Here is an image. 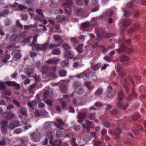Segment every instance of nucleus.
<instances>
[{
    "instance_id": "7c9ffc66",
    "label": "nucleus",
    "mask_w": 146,
    "mask_h": 146,
    "mask_svg": "<svg viewBox=\"0 0 146 146\" xmlns=\"http://www.w3.org/2000/svg\"><path fill=\"white\" fill-rule=\"evenodd\" d=\"M129 59V57L125 55H122L120 57V61H127Z\"/></svg>"
},
{
    "instance_id": "c9c22d12",
    "label": "nucleus",
    "mask_w": 146,
    "mask_h": 146,
    "mask_svg": "<svg viewBox=\"0 0 146 146\" xmlns=\"http://www.w3.org/2000/svg\"><path fill=\"white\" fill-rule=\"evenodd\" d=\"M71 9L70 7L66 6L65 8V11L68 15H70L71 14Z\"/></svg>"
},
{
    "instance_id": "9d476101",
    "label": "nucleus",
    "mask_w": 146,
    "mask_h": 146,
    "mask_svg": "<svg viewBox=\"0 0 146 146\" xmlns=\"http://www.w3.org/2000/svg\"><path fill=\"white\" fill-rule=\"evenodd\" d=\"M92 123H93L92 121L89 120H87L86 121V125L83 124H82V126L84 128L88 129L92 127Z\"/></svg>"
},
{
    "instance_id": "c85d7f7f",
    "label": "nucleus",
    "mask_w": 146,
    "mask_h": 146,
    "mask_svg": "<svg viewBox=\"0 0 146 146\" xmlns=\"http://www.w3.org/2000/svg\"><path fill=\"white\" fill-rule=\"evenodd\" d=\"M60 90L61 92L63 93H65L67 91V89L66 86L65 85H62L60 86Z\"/></svg>"
},
{
    "instance_id": "3c124183",
    "label": "nucleus",
    "mask_w": 146,
    "mask_h": 146,
    "mask_svg": "<svg viewBox=\"0 0 146 146\" xmlns=\"http://www.w3.org/2000/svg\"><path fill=\"white\" fill-rule=\"evenodd\" d=\"M52 101L50 100H47L45 101V103L49 106H52Z\"/></svg>"
},
{
    "instance_id": "f257e3e1",
    "label": "nucleus",
    "mask_w": 146,
    "mask_h": 146,
    "mask_svg": "<svg viewBox=\"0 0 146 146\" xmlns=\"http://www.w3.org/2000/svg\"><path fill=\"white\" fill-rule=\"evenodd\" d=\"M124 97V92L123 90H121L118 92L117 98L119 102L117 104V106L119 108L125 109L127 106V104H124L123 105L121 104V102L122 101L123 98Z\"/></svg>"
},
{
    "instance_id": "bb28decb",
    "label": "nucleus",
    "mask_w": 146,
    "mask_h": 146,
    "mask_svg": "<svg viewBox=\"0 0 146 146\" xmlns=\"http://www.w3.org/2000/svg\"><path fill=\"white\" fill-rule=\"evenodd\" d=\"M116 93V92L115 90H113L110 92L108 94V96L109 98H111L114 96Z\"/></svg>"
},
{
    "instance_id": "69168bd1",
    "label": "nucleus",
    "mask_w": 146,
    "mask_h": 146,
    "mask_svg": "<svg viewBox=\"0 0 146 146\" xmlns=\"http://www.w3.org/2000/svg\"><path fill=\"white\" fill-rule=\"evenodd\" d=\"M73 128L76 130H78L80 128V125H75L73 126Z\"/></svg>"
},
{
    "instance_id": "6ab92c4d",
    "label": "nucleus",
    "mask_w": 146,
    "mask_h": 146,
    "mask_svg": "<svg viewBox=\"0 0 146 146\" xmlns=\"http://www.w3.org/2000/svg\"><path fill=\"white\" fill-rule=\"evenodd\" d=\"M34 71V68L31 67H29L27 68L25 70L26 73L28 75L32 74Z\"/></svg>"
},
{
    "instance_id": "9b49d317",
    "label": "nucleus",
    "mask_w": 146,
    "mask_h": 146,
    "mask_svg": "<svg viewBox=\"0 0 146 146\" xmlns=\"http://www.w3.org/2000/svg\"><path fill=\"white\" fill-rule=\"evenodd\" d=\"M64 57L65 59H71L73 57V55L70 50H66L65 53Z\"/></svg>"
},
{
    "instance_id": "393cba45",
    "label": "nucleus",
    "mask_w": 146,
    "mask_h": 146,
    "mask_svg": "<svg viewBox=\"0 0 146 146\" xmlns=\"http://www.w3.org/2000/svg\"><path fill=\"white\" fill-rule=\"evenodd\" d=\"M60 52L58 48L55 49L53 50L52 52V54L56 55H59L60 54Z\"/></svg>"
},
{
    "instance_id": "2eb2a0df",
    "label": "nucleus",
    "mask_w": 146,
    "mask_h": 146,
    "mask_svg": "<svg viewBox=\"0 0 146 146\" xmlns=\"http://www.w3.org/2000/svg\"><path fill=\"white\" fill-rule=\"evenodd\" d=\"M19 112L20 113L24 116H26L27 115V109L25 108H21L19 110Z\"/></svg>"
},
{
    "instance_id": "7ed1b4c3",
    "label": "nucleus",
    "mask_w": 146,
    "mask_h": 146,
    "mask_svg": "<svg viewBox=\"0 0 146 146\" xmlns=\"http://www.w3.org/2000/svg\"><path fill=\"white\" fill-rule=\"evenodd\" d=\"M57 123H56V125L57 128L60 129H64L68 130V126L66 125L62 120L60 119H57Z\"/></svg>"
},
{
    "instance_id": "4be33fe9",
    "label": "nucleus",
    "mask_w": 146,
    "mask_h": 146,
    "mask_svg": "<svg viewBox=\"0 0 146 146\" xmlns=\"http://www.w3.org/2000/svg\"><path fill=\"white\" fill-rule=\"evenodd\" d=\"M10 56L9 54H6L4 56L5 59H3L2 61L4 63H7L8 62V60L10 58Z\"/></svg>"
},
{
    "instance_id": "0eeeda50",
    "label": "nucleus",
    "mask_w": 146,
    "mask_h": 146,
    "mask_svg": "<svg viewBox=\"0 0 146 146\" xmlns=\"http://www.w3.org/2000/svg\"><path fill=\"white\" fill-rule=\"evenodd\" d=\"M60 60V59L59 58L55 59V58H54L48 60L46 62V63L48 64H51L53 63L56 64L59 63Z\"/></svg>"
},
{
    "instance_id": "e433bc0d",
    "label": "nucleus",
    "mask_w": 146,
    "mask_h": 146,
    "mask_svg": "<svg viewBox=\"0 0 146 146\" xmlns=\"http://www.w3.org/2000/svg\"><path fill=\"white\" fill-rule=\"evenodd\" d=\"M22 55L20 53L16 52L15 54L14 57L15 58L19 59L21 58Z\"/></svg>"
},
{
    "instance_id": "0e129e2a",
    "label": "nucleus",
    "mask_w": 146,
    "mask_h": 146,
    "mask_svg": "<svg viewBox=\"0 0 146 146\" xmlns=\"http://www.w3.org/2000/svg\"><path fill=\"white\" fill-rule=\"evenodd\" d=\"M7 127H1V130L2 132L4 133H5L7 132Z\"/></svg>"
},
{
    "instance_id": "de8ad7c7",
    "label": "nucleus",
    "mask_w": 146,
    "mask_h": 146,
    "mask_svg": "<svg viewBox=\"0 0 146 146\" xmlns=\"http://www.w3.org/2000/svg\"><path fill=\"white\" fill-rule=\"evenodd\" d=\"M89 118L91 119H94L95 118V113H90L89 115Z\"/></svg>"
},
{
    "instance_id": "4468645a",
    "label": "nucleus",
    "mask_w": 146,
    "mask_h": 146,
    "mask_svg": "<svg viewBox=\"0 0 146 146\" xmlns=\"http://www.w3.org/2000/svg\"><path fill=\"white\" fill-rule=\"evenodd\" d=\"M84 85L88 89L90 90H92L94 88V85L90 82H86Z\"/></svg>"
},
{
    "instance_id": "603ef678",
    "label": "nucleus",
    "mask_w": 146,
    "mask_h": 146,
    "mask_svg": "<svg viewBox=\"0 0 146 146\" xmlns=\"http://www.w3.org/2000/svg\"><path fill=\"white\" fill-rule=\"evenodd\" d=\"M38 35L37 34H35L33 37V42L32 43H33L34 44L37 42L36 38L38 37Z\"/></svg>"
},
{
    "instance_id": "cd10ccee",
    "label": "nucleus",
    "mask_w": 146,
    "mask_h": 146,
    "mask_svg": "<svg viewBox=\"0 0 146 146\" xmlns=\"http://www.w3.org/2000/svg\"><path fill=\"white\" fill-rule=\"evenodd\" d=\"M5 84V82H0V90H3L6 88V86Z\"/></svg>"
},
{
    "instance_id": "a19ab883",
    "label": "nucleus",
    "mask_w": 146,
    "mask_h": 146,
    "mask_svg": "<svg viewBox=\"0 0 146 146\" xmlns=\"http://www.w3.org/2000/svg\"><path fill=\"white\" fill-rule=\"evenodd\" d=\"M73 4V1L72 0H68L66 1L64 3V5H66L69 6L72 5Z\"/></svg>"
},
{
    "instance_id": "bf43d9fd",
    "label": "nucleus",
    "mask_w": 146,
    "mask_h": 146,
    "mask_svg": "<svg viewBox=\"0 0 146 146\" xmlns=\"http://www.w3.org/2000/svg\"><path fill=\"white\" fill-rule=\"evenodd\" d=\"M4 93L5 95H7L9 96H11V93L10 91L7 90L5 91L4 92Z\"/></svg>"
},
{
    "instance_id": "f03ea898",
    "label": "nucleus",
    "mask_w": 146,
    "mask_h": 146,
    "mask_svg": "<svg viewBox=\"0 0 146 146\" xmlns=\"http://www.w3.org/2000/svg\"><path fill=\"white\" fill-rule=\"evenodd\" d=\"M48 46V44L47 42H46L42 44H34L33 43H31L29 44V46H32L33 48L35 47L37 51L41 50L44 51L47 49Z\"/></svg>"
},
{
    "instance_id": "4c0bfd02",
    "label": "nucleus",
    "mask_w": 146,
    "mask_h": 146,
    "mask_svg": "<svg viewBox=\"0 0 146 146\" xmlns=\"http://www.w3.org/2000/svg\"><path fill=\"white\" fill-rule=\"evenodd\" d=\"M103 91L101 88H99L97 90L95 93V94L96 95H99L101 94L102 93Z\"/></svg>"
},
{
    "instance_id": "412c9836",
    "label": "nucleus",
    "mask_w": 146,
    "mask_h": 146,
    "mask_svg": "<svg viewBox=\"0 0 146 146\" xmlns=\"http://www.w3.org/2000/svg\"><path fill=\"white\" fill-rule=\"evenodd\" d=\"M27 105L30 108L33 110L34 109V107L36 106L35 103L34 101L32 102H27Z\"/></svg>"
},
{
    "instance_id": "c03bdc74",
    "label": "nucleus",
    "mask_w": 146,
    "mask_h": 146,
    "mask_svg": "<svg viewBox=\"0 0 146 146\" xmlns=\"http://www.w3.org/2000/svg\"><path fill=\"white\" fill-rule=\"evenodd\" d=\"M92 11L95 12L99 9V8L98 6V5L96 4L95 5H93L92 7Z\"/></svg>"
},
{
    "instance_id": "f704fd0d",
    "label": "nucleus",
    "mask_w": 146,
    "mask_h": 146,
    "mask_svg": "<svg viewBox=\"0 0 146 146\" xmlns=\"http://www.w3.org/2000/svg\"><path fill=\"white\" fill-rule=\"evenodd\" d=\"M73 104L76 106H80L82 105V103H80L78 100H77L75 99H74L73 100Z\"/></svg>"
},
{
    "instance_id": "2f4dec72",
    "label": "nucleus",
    "mask_w": 146,
    "mask_h": 146,
    "mask_svg": "<svg viewBox=\"0 0 146 146\" xmlns=\"http://www.w3.org/2000/svg\"><path fill=\"white\" fill-rule=\"evenodd\" d=\"M67 72L64 70H61L59 71L58 74L59 75L62 77H64L66 76Z\"/></svg>"
},
{
    "instance_id": "8fccbe9b",
    "label": "nucleus",
    "mask_w": 146,
    "mask_h": 146,
    "mask_svg": "<svg viewBox=\"0 0 146 146\" xmlns=\"http://www.w3.org/2000/svg\"><path fill=\"white\" fill-rule=\"evenodd\" d=\"M58 47L57 44H50L49 46V48L50 49H53Z\"/></svg>"
},
{
    "instance_id": "c756f323",
    "label": "nucleus",
    "mask_w": 146,
    "mask_h": 146,
    "mask_svg": "<svg viewBox=\"0 0 146 146\" xmlns=\"http://www.w3.org/2000/svg\"><path fill=\"white\" fill-rule=\"evenodd\" d=\"M101 64L100 63L96 64L95 65L92 66V69L94 70H98L101 67Z\"/></svg>"
},
{
    "instance_id": "a18cd8bd",
    "label": "nucleus",
    "mask_w": 146,
    "mask_h": 146,
    "mask_svg": "<svg viewBox=\"0 0 146 146\" xmlns=\"http://www.w3.org/2000/svg\"><path fill=\"white\" fill-rule=\"evenodd\" d=\"M13 104L16 105L17 107H21V105L20 103L16 100H13Z\"/></svg>"
},
{
    "instance_id": "aec40b11",
    "label": "nucleus",
    "mask_w": 146,
    "mask_h": 146,
    "mask_svg": "<svg viewBox=\"0 0 146 146\" xmlns=\"http://www.w3.org/2000/svg\"><path fill=\"white\" fill-rule=\"evenodd\" d=\"M36 12L42 18H43L44 17L42 10V9H37L36 11Z\"/></svg>"
},
{
    "instance_id": "4d7b16f0",
    "label": "nucleus",
    "mask_w": 146,
    "mask_h": 146,
    "mask_svg": "<svg viewBox=\"0 0 146 146\" xmlns=\"http://www.w3.org/2000/svg\"><path fill=\"white\" fill-rule=\"evenodd\" d=\"M21 19L23 21H26L27 20L28 17V15H21Z\"/></svg>"
},
{
    "instance_id": "dca6fc26",
    "label": "nucleus",
    "mask_w": 146,
    "mask_h": 146,
    "mask_svg": "<svg viewBox=\"0 0 146 146\" xmlns=\"http://www.w3.org/2000/svg\"><path fill=\"white\" fill-rule=\"evenodd\" d=\"M86 113L83 112H78V117L79 119H85L86 116Z\"/></svg>"
},
{
    "instance_id": "6e6552de",
    "label": "nucleus",
    "mask_w": 146,
    "mask_h": 146,
    "mask_svg": "<svg viewBox=\"0 0 146 146\" xmlns=\"http://www.w3.org/2000/svg\"><path fill=\"white\" fill-rule=\"evenodd\" d=\"M97 34L98 36L100 38L103 37L107 38L106 34L104 32V31L101 29H99L96 31Z\"/></svg>"
},
{
    "instance_id": "473e14b6",
    "label": "nucleus",
    "mask_w": 146,
    "mask_h": 146,
    "mask_svg": "<svg viewBox=\"0 0 146 146\" xmlns=\"http://www.w3.org/2000/svg\"><path fill=\"white\" fill-rule=\"evenodd\" d=\"M90 25L89 23H84L82 24L81 26L83 28H85L89 27Z\"/></svg>"
},
{
    "instance_id": "f3484780",
    "label": "nucleus",
    "mask_w": 146,
    "mask_h": 146,
    "mask_svg": "<svg viewBox=\"0 0 146 146\" xmlns=\"http://www.w3.org/2000/svg\"><path fill=\"white\" fill-rule=\"evenodd\" d=\"M121 132V131L119 128H117L115 130L114 132V134L115 137L117 138H119L120 137L119 135Z\"/></svg>"
},
{
    "instance_id": "f8f14e48",
    "label": "nucleus",
    "mask_w": 146,
    "mask_h": 146,
    "mask_svg": "<svg viewBox=\"0 0 146 146\" xmlns=\"http://www.w3.org/2000/svg\"><path fill=\"white\" fill-rule=\"evenodd\" d=\"M121 67H117V71L119 72V76L118 77V79H121L123 78V77L126 75V73L123 72H121Z\"/></svg>"
},
{
    "instance_id": "052dcab7",
    "label": "nucleus",
    "mask_w": 146,
    "mask_h": 146,
    "mask_svg": "<svg viewBox=\"0 0 146 146\" xmlns=\"http://www.w3.org/2000/svg\"><path fill=\"white\" fill-rule=\"evenodd\" d=\"M55 142L56 145L59 146L62 143V141L60 139H59L57 140Z\"/></svg>"
},
{
    "instance_id": "20e7f679",
    "label": "nucleus",
    "mask_w": 146,
    "mask_h": 146,
    "mask_svg": "<svg viewBox=\"0 0 146 146\" xmlns=\"http://www.w3.org/2000/svg\"><path fill=\"white\" fill-rule=\"evenodd\" d=\"M3 117L7 119L10 120L14 118L15 114L13 112L6 111L2 115Z\"/></svg>"
},
{
    "instance_id": "774afa93",
    "label": "nucleus",
    "mask_w": 146,
    "mask_h": 146,
    "mask_svg": "<svg viewBox=\"0 0 146 146\" xmlns=\"http://www.w3.org/2000/svg\"><path fill=\"white\" fill-rule=\"evenodd\" d=\"M138 28L139 26L138 25L135 24L132 27V31H135L136 30H137V28Z\"/></svg>"
},
{
    "instance_id": "a211bd4d",
    "label": "nucleus",
    "mask_w": 146,
    "mask_h": 146,
    "mask_svg": "<svg viewBox=\"0 0 146 146\" xmlns=\"http://www.w3.org/2000/svg\"><path fill=\"white\" fill-rule=\"evenodd\" d=\"M122 23L124 27H126L130 24V22L129 20L124 19L122 20Z\"/></svg>"
},
{
    "instance_id": "680f3d73",
    "label": "nucleus",
    "mask_w": 146,
    "mask_h": 146,
    "mask_svg": "<svg viewBox=\"0 0 146 146\" xmlns=\"http://www.w3.org/2000/svg\"><path fill=\"white\" fill-rule=\"evenodd\" d=\"M62 132L58 131L57 132L56 134V136L57 137L59 138L62 137Z\"/></svg>"
},
{
    "instance_id": "49530a36",
    "label": "nucleus",
    "mask_w": 146,
    "mask_h": 146,
    "mask_svg": "<svg viewBox=\"0 0 146 146\" xmlns=\"http://www.w3.org/2000/svg\"><path fill=\"white\" fill-rule=\"evenodd\" d=\"M84 92V90L82 88H79L77 91V93L79 94H82Z\"/></svg>"
},
{
    "instance_id": "72a5a7b5",
    "label": "nucleus",
    "mask_w": 146,
    "mask_h": 146,
    "mask_svg": "<svg viewBox=\"0 0 146 146\" xmlns=\"http://www.w3.org/2000/svg\"><path fill=\"white\" fill-rule=\"evenodd\" d=\"M8 121L6 120H3L1 122L2 127H7Z\"/></svg>"
},
{
    "instance_id": "39448f33",
    "label": "nucleus",
    "mask_w": 146,
    "mask_h": 146,
    "mask_svg": "<svg viewBox=\"0 0 146 146\" xmlns=\"http://www.w3.org/2000/svg\"><path fill=\"white\" fill-rule=\"evenodd\" d=\"M5 83L7 86H13L15 87L16 89H19L20 88V84L17 83L15 81H6L5 82Z\"/></svg>"
},
{
    "instance_id": "5701e85b",
    "label": "nucleus",
    "mask_w": 146,
    "mask_h": 146,
    "mask_svg": "<svg viewBox=\"0 0 146 146\" xmlns=\"http://www.w3.org/2000/svg\"><path fill=\"white\" fill-rule=\"evenodd\" d=\"M48 69V66H44L42 67L41 71L43 74H45L47 73Z\"/></svg>"
},
{
    "instance_id": "13d9d810",
    "label": "nucleus",
    "mask_w": 146,
    "mask_h": 146,
    "mask_svg": "<svg viewBox=\"0 0 146 146\" xmlns=\"http://www.w3.org/2000/svg\"><path fill=\"white\" fill-rule=\"evenodd\" d=\"M29 54L32 57H35L37 55L36 53L34 52L33 51H31V52H30L29 53Z\"/></svg>"
},
{
    "instance_id": "b1692460",
    "label": "nucleus",
    "mask_w": 146,
    "mask_h": 146,
    "mask_svg": "<svg viewBox=\"0 0 146 146\" xmlns=\"http://www.w3.org/2000/svg\"><path fill=\"white\" fill-rule=\"evenodd\" d=\"M83 47V44H79V46L77 47L76 49L79 53H82L83 52L82 50Z\"/></svg>"
},
{
    "instance_id": "423d86ee",
    "label": "nucleus",
    "mask_w": 146,
    "mask_h": 146,
    "mask_svg": "<svg viewBox=\"0 0 146 146\" xmlns=\"http://www.w3.org/2000/svg\"><path fill=\"white\" fill-rule=\"evenodd\" d=\"M19 125V123L18 121L14 122H11L8 126V128L12 130Z\"/></svg>"
},
{
    "instance_id": "338daca9",
    "label": "nucleus",
    "mask_w": 146,
    "mask_h": 146,
    "mask_svg": "<svg viewBox=\"0 0 146 146\" xmlns=\"http://www.w3.org/2000/svg\"><path fill=\"white\" fill-rule=\"evenodd\" d=\"M58 3L56 1H52L50 5V6L52 7H55L57 5Z\"/></svg>"
},
{
    "instance_id": "6e6d98bb",
    "label": "nucleus",
    "mask_w": 146,
    "mask_h": 146,
    "mask_svg": "<svg viewBox=\"0 0 146 146\" xmlns=\"http://www.w3.org/2000/svg\"><path fill=\"white\" fill-rule=\"evenodd\" d=\"M71 144L73 146H78L76 143V139L75 138L72 139L71 141Z\"/></svg>"
},
{
    "instance_id": "09e8293b",
    "label": "nucleus",
    "mask_w": 146,
    "mask_h": 146,
    "mask_svg": "<svg viewBox=\"0 0 146 146\" xmlns=\"http://www.w3.org/2000/svg\"><path fill=\"white\" fill-rule=\"evenodd\" d=\"M49 92L48 90H45L44 94V98L45 99L48 98Z\"/></svg>"
},
{
    "instance_id": "e2e57ef3",
    "label": "nucleus",
    "mask_w": 146,
    "mask_h": 146,
    "mask_svg": "<svg viewBox=\"0 0 146 146\" xmlns=\"http://www.w3.org/2000/svg\"><path fill=\"white\" fill-rule=\"evenodd\" d=\"M139 117V116L138 114L135 115L132 117V119L134 121H135Z\"/></svg>"
},
{
    "instance_id": "79ce46f5",
    "label": "nucleus",
    "mask_w": 146,
    "mask_h": 146,
    "mask_svg": "<svg viewBox=\"0 0 146 146\" xmlns=\"http://www.w3.org/2000/svg\"><path fill=\"white\" fill-rule=\"evenodd\" d=\"M90 139V137L87 135H85L83 137V139L86 141H88Z\"/></svg>"
},
{
    "instance_id": "864d4df0",
    "label": "nucleus",
    "mask_w": 146,
    "mask_h": 146,
    "mask_svg": "<svg viewBox=\"0 0 146 146\" xmlns=\"http://www.w3.org/2000/svg\"><path fill=\"white\" fill-rule=\"evenodd\" d=\"M42 115L44 116H46L48 115V113L45 111V110H43L40 111Z\"/></svg>"
},
{
    "instance_id": "a878e982",
    "label": "nucleus",
    "mask_w": 146,
    "mask_h": 146,
    "mask_svg": "<svg viewBox=\"0 0 146 146\" xmlns=\"http://www.w3.org/2000/svg\"><path fill=\"white\" fill-rule=\"evenodd\" d=\"M114 14V11L110 9L107 10L106 12V15L108 16H111Z\"/></svg>"
},
{
    "instance_id": "ddd939ff",
    "label": "nucleus",
    "mask_w": 146,
    "mask_h": 146,
    "mask_svg": "<svg viewBox=\"0 0 146 146\" xmlns=\"http://www.w3.org/2000/svg\"><path fill=\"white\" fill-rule=\"evenodd\" d=\"M31 137L32 140L34 142H37L39 141L40 140V138L37 135L36 133L32 134Z\"/></svg>"
},
{
    "instance_id": "58836bf2",
    "label": "nucleus",
    "mask_w": 146,
    "mask_h": 146,
    "mask_svg": "<svg viewBox=\"0 0 146 146\" xmlns=\"http://www.w3.org/2000/svg\"><path fill=\"white\" fill-rule=\"evenodd\" d=\"M69 63V61L68 60H66L63 61L61 63V65L63 67L66 66H68Z\"/></svg>"
},
{
    "instance_id": "1a4fd4ad",
    "label": "nucleus",
    "mask_w": 146,
    "mask_h": 146,
    "mask_svg": "<svg viewBox=\"0 0 146 146\" xmlns=\"http://www.w3.org/2000/svg\"><path fill=\"white\" fill-rule=\"evenodd\" d=\"M20 38V34L18 35L14 34L11 36L10 40L12 42H15L19 40Z\"/></svg>"
},
{
    "instance_id": "ea45409f",
    "label": "nucleus",
    "mask_w": 146,
    "mask_h": 146,
    "mask_svg": "<svg viewBox=\"0 0 146 146\" xmlns=\"http://www.w3.org/2000/svg\"><path fill=\"white\" fill-rule=\"evenodd\" d=\"M53 37L55 41H59L61 39V37L59 35H54Z\"/></svg>"
},
{
    "instance_id": "5fc2aeb1",
    "label": "nucleus",
    "mask_w": 146,
    "mask_h": 146,
    "mask_svg": "<svg viewBox=\"0 0 146 146\" xmlns=\"http://www.w3.org/2000/svg\"><path fill=\"white\" fill-rule=\"evenodd\" d=\"M23 131L22 129H15L14 131V133L16 134H19L21 133Z\"/></svg>"
},
{
    "instance_id": "37998d69",
    "label": "nucleus",
    "mask_w": 146,
    "mask_h": 146,
    "mask_svg": "<svg viewBox=\"0 0 146 146\" xmlns=\"http://www.w3.org/2000/svg\"><path fill=\"white\" fill-rule=\"evenodd\" d=\"M49 76L53 78H56L57 77L56 74L55 72H50L49 74Z\"/></svg>"
}]
</instances>
